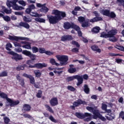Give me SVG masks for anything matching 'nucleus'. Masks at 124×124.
<instances>
[{
    "label": "nucleus",
    "instance_id": "f257e3e1",
    "mask_svg": "<svg viewBox=\"0 0 124 124\" xmlns=\"http://www.w3.org/2000/svg\"><path fill=\"white\" fill-rule=\"evenodd\" d=\"M52 14L55 16H47V19H48L50 24H57L59 21L62 20L63 18L66 17V14H65V12L60 11L58 10H52Z\"/></svg>",
    "mask_w": 124,
    "mask_h": 124
},
{
    "label": "nucleus",
    "instance_id": "f03ea898",
    "mask_svg": "<svg viewBox=\"0 0 124 124\" xmlns=\"http://www.w3.org/2000/svg\"><path fill=\"white\" fill-rule=\"evenodd\" d=\"M17 2H18V0H7L6 2L7 6L9 8L12 7L14 10H22L23 7L19 6L17 4Z\"/></svg>",
    "mask_w": 124,
    "mask_h": 124
},
{
    "label": "nucleus",
    "instance_id": "7ed1b4c3",
    "mask_svg": "<svg viewBox=\"0 0 124 124\" xmlns=\"http://www.w3.org/2000/svg\"><path fill=\"white\" fill-rule=\"evenodd\" d=\"M86 109L88 110V111H90V112H92L93 114V119H96L97 118H99L100 120L102 121H106V118L105 117L102 116L100 113H99V111L97 110H94L93 108H92L91 107H86Z\"/></svg>",
    "mask_w": 124,
    "mask_h": 124
},
{
    "label": "nucleus",
    "instance_id": "20e7f679",
    "mask_svg": "<svg viewBox=\"0 0 124 124\" xmlns=\"http://www.w3.org/2000/svg\"><path fill=\"white\" fill-rule=\"evenodd\" d=\"M58 61L60 62L59 63L60 65L62 66L63 65H66L67 64V62L68 61V56L66 55H58L56 56Z\"/></svg>",
    "mask_w": 124,
    "mask_h": 124
},
{
    "label": "nucleus",
    "instance_id": "39448f33",
    "mask_svg": "<svg viewBox=\"0 0 124 124\" xmlns=\"http://www.w3.org/2000/svg\"><path fill=\"white\" fill-rule=\"evenodd\" d=\"M118 32V30H111L109 31L108 33L103 32L101 33L100 37H103L104 38H108V37H112L114 35H116Z\"/></svg>",
    "mask_w": 124,
    "mask_h": 124
},
{
    "label": "nucleus",
    "instance_id": "423d86ee",
    "mask_svg": "<svg viewBox=\"0 0 124 124\" xmlns=\"http://www.w3.org/2000/svg\"><path fill=\"white\" fill-rule=\"evenodd\" d=\"M7 54L13 56L12 57V59L13 60H15V61H16V62H18V61H20V60H23V57H22V55H19L18 54V53H15L14 51H8L7 52Z\"/></svg>",
    "mask_w": 124,
    "mask_h": 124
},
{
    "label": "nucleus",
    "instance_id": "0eeeda50",
    "mask_svg": "<svg viewBox=\"0 0 124 124\" xmlns=\"http://www.w3.org/2000/svg\"><path fill=\"white\" fill-rule=\"evenodd\" d=\"M63 27L65 30H69L70 28L74 29L76 31H78V30H79V27L78 26L74 24V23H70L69 22L64 23Z\"/></svg>",
    "mask_w": 124,
    "mask_h": 124
},
{
    "label": "nucleus",
    "instance_id": "6e6552de",
    "mask_svg": "<svg viewBox=\"0 0 124 124\" xmlns=\"http://www.w3.org/2000/svg\"><path fill=\"white\" fill-rule=\"evenodd\" d=\"M9 39L10 40H15V41H19V40H27V38L23 37H18L16 36H9Z\"/></svg>",
    "mask_w": 124,
    "mask_h": 124
},
{
    "label": "nucleus",
    "instance_id": "1a4fd4ad",
    "mask_svg": "<svg viewBox=\"0 0 124 124\" xmlns=\"http://www.w3.org/2000/svg\"><path fill=\"white\" fill-rule=\"evenodd\" d=\"M7 101L9 103L10 106L11 107H14L16 105H18L19 103H20V102L19 101H13L11 99H7Z\"/></svg>",
    "mask_w": 124,
    "mask_h": 124
},
{
    "label": "nucleus",
    "instance_id": "9d476101",
    "mask_svg": "<svg viewBox=\"0 0 124 124\" xmlns=\"http://www.w3.org/2000/svg\"><path fill=\"white\" fill-rule=\"evenodd\" d=\"M73 104L76 107H77L79 106V105H81V104H87V102L81 99H78L77 101L74 102Z\"/></svg>",
    "mask_w": 124,
    "mask_h": 124
},
{
    "label": "nucleus",
    "instance_id": "9b49d317",
    "mask_svg": "<svg viewBox=\"0 0 124 124\" xmlns=\"http://www.w3.org/2000/svg\"><path fill=\"white\" fill-rule=\"evenodd\" d=\"M78 80V83H77V86H80L81 84H83V76L76 75V78Z\"/></svg>",
    "mask_w": 124,
    "mask_h": 124
},
{
    "label": "nucleus",
    "instance_id": "f8f14e48",
    "mask_svg": "<svg viewBox=\"0 0 124 124\" xmlns=\"http://www.w3.org/2000/svg\"><path fill=\"white\" fill-rule=\"evenodd\" d=\"M49 103L51 106H56V105H58V98L57 97L53 98L50 100Z\"/></svg>",
    "mask_w": 124,
    "mask_h": 124
},
{
    "label": "nucleus",
    "instance_id": "ddd939ff",
    "mask_svg": "<svg viewBox=\"0 0 124 124\" xmlns=\"http://www.w3.org/2000/svg\"><path fill=\"white\" fill-rule=\"evenodd\" d=\"M16 77L17 80L19 82L20 85L22 86H24V85H25V81L24 80V79L21 78V77H20L19 75H17Z\"/></svg>",
    "mask_w": 124,
    "mask_h": 124
},
{
    "label": "nucleus",
    "instance_id": "4468645a",
    "mask_svg": "<svg viewBox=\"0 0 124 124\" xmlns=\"http://www.w3.org/2000/svg\"><path fill=\"white\" fill-rule=\"evenodd\" d=\"M35 66L37 68H43V67H46L47 66V64L45 63H36L35 64Z\"/></svg>",
    "mask_w": 124,
    "mask_h": 124
},
{
    "label": "nucleus",
    "instance_id": "2eb2a0df",
    "mask_svg": "<svg viewBox=\"0 0 124 124\" xmlns=\"http://www.w3.org/2000/svg\"><path fill=\"white\" fill-rule=\"evenodd\" d=\"M61 40L62 41H66L67 40H72V37L70 35L63 36Z\"/></svg>",
    "mask_w": 124,
    "mask_h": 124
},
{
    "label": "nucleus",
    "instance_id": "dca6fc26",
    "mask_svg": "<svg viewBox=\"0 0 124 124\" xmlns=\"http://www.w3.org/2000/svg\"><path fill=\"white\" fill-rule=\"evenodd\" d=\"M100 13L103 14V15H105V16H110V11L108 10H102L100 11Z\"/></svg>",
    "mask_w": 124,
    "mask_h": 124
},
{
    "label": "nucleus",
    "instance_id": "f3484780",
    "mask_svg": "<svg viewBox=\"0 0 124 124\" xmlns=\"http://www.w3.org/2000/svg\"><path fill=\"white\" fill-rule=\"evenodd\" d=\"M31 106L28 104L24 105L23 107V110L26 111V112H29V111H31Z\"/></svg>",
    "mask_w": 124,
    "mask_h": 124
},
{
    "label": "nucleus",
    "instance_id": "a211bd4d",
    "mask_svg": "<svg viewBox=\"0 0 124 124\" xmlns=\"http://www.w3.org/2000/svg\"><path fill=\"white\" fill-rule=\"evenodd\" d=\"M92 49L94 52H97V53H100L101 52V49L98 48V46H93L92 47Z\"/></svg>",
    "mask_w": 124,
    "mask_h": 124
},
{
    "label": "nucleus",
    "instance_id": "6ab92c4d",
    "mask_svg": "<svg viewBox=\"0 0 124 124\" xmlns=\"http://www.w3.org/2000/svg\"><path fill=\"white\" fill-rule=\"evenodd\" d=\"M19 26H20V27H23L24 28H25V29H30V25L26 22L19 23Z\"/></svg>",
    "mask_w": 124,
    "mask_h": 124
},
{
    "label": "nucleus",
    "instance_id": "aec40b11",
    "mask_svg": "<svg viewBox=\"0 0 124 124\" xmlns=\"http://www.w3.org/2000/svg\"><path fill=\"white\" fill-rule=\"evenodd\" d=\"M2 11L4 12L6 14H11L12 13V11L11 10H8L5 8V7L2 6H1Z\"/></svg>",
    "mask_w": 124,
    "mask_h": 124
},
{
    "label": "nucleus",
    "instance_id": "412c9836",
    "mask_svg": "<svg viewBox=\"0 0 124 124\" xmlns=\"http://www.w3.org/2000/svg\"><path fill=\"white\" fill-rule=\"evenodd\" d=\"M102 18L99 17H95L90 20L91 23H94V22H97V21H101Z\"/></svg>",
    "mask_w": 124,
    "mask_h": 124
},
{
    "label": "nucleus",
    "instance_id": "4be33fe9",
    "mask_svg": "<svg viewBox=\"0 0 124 124\" xmlns=\"http://www.w3.org/2000/svg\"><path fill=\"white\" fill-rule=\"evenodd\" d=\"M30 15L32 17H42V15H39L36 12H31Z\"/></svg>",
    "mask_w": 124,
    "mask_h": 124
},
{
    "label": "nucleus",
    "instance_id": "5701e85b",
    "mask_svg": "<svg viewBox=\"0 0 124 124\" xmlns=\"http://www.w3.org/2000/svg\"><path fill=\"white\" fill-rule=\"evenodd\" d=\"M50 62L52 65H56V66H60V63L56 62V60L54 59H51L50 60Z\"/></svg>",
    "mask_w": 124,
    "mask_h": 124
},
{
    "label": "nucleus",
    "instance_id": "b1692460",
    "mask_svg": "<svg viewBox=\"0 0 124 124\" xmlns=\"http://www.w3.org/2000/svg\"><path fill=\"white\" fill-rule=\"evenodd\" d=\"M84 91L85 93L89 94L90 93V88H89V86L86 84L84 85Z\"/></svg>",
    "mask_w": 124,
    "mask_h": 124
},
{
    "label": "nucleus",
    "instance_id": "393cba45",
    "mask_svg": "<svg viewBox=\"0 0 124 124\" xmlns=\"http://www.w3.org/2000/svg\"><path fill=\"white\" fill-rule=\"evenodd\" d=\"M23 19L24 22H26L27 23H30V22H31V19L28 16H23Z\"/></svg>",
    "mask_w": 124,
    "mask_h": 124
},
{
    "label": "nucleus",
    "instance_id": "a878e982",
    "mask_svg": "<svg viewBox=\"0 0 124 124\" xmlns=\"http://www.w3.org/2000/svg\"><path fill=\"white\" fill-rule=\"evenodd\" d=\"M34 74L36 77H40L41 76V72L39 70H35L34 71Z\"/></svg>",
    "mask_w": 124,
    "mask_h": 124
},
{
    "label": "nucleus",
    "instance_id": "bb28decb",
    "mask_svg": "<svg viewBox=\"0 0 124 124\" xmlns=\"http://www.w3.org/2000/svg\"><path fill=\"white\" fill-rule=\"evenodd\" d=\"M35 21L39 22V23H45L46 20L45 19L37 17L35 18Z\"/></svg>",
    "mask_w": 124,
    "mask_h": 124
},
{
    "label": "nucleus",
    "instance_id": "cd10ccee",
    "mask_svg": "<svg viewBox=\"0 0 124 124\" xmlns=\"http://www.w3.org/2000/svg\"><path fill=\"white\" fill-rule=\"evenodd\" d=\"M22 47L23 48H25V49H31L30 43H27L25 45L22 46Z\"/></svg>",
    "mask_w": 124,
    "mask_h": 124
},
{
    "label": "nucleus",
    "instance_id": "c85d7f7f",
    "mask_svg": "<svg viewBox=\"0 0 124 124\" xmlns=\"http://www.w3.org/2000/svg\"><path fill=\"white\" fill-rule=\"evenodd\" d=\"M81 26L82 28H88L89 27V19L86 20L85 22L82 23Z\"/></svg>",
    "mask_w": 124,
    "mask_h": 124
},
{
    "label": "nucleus",
    "instance_id": "c756f323",
    "mask_svg": "<svg viewBox=\"0 0 124 124\" xmlns=\"http://www.w3.org/2000/svg\"><path fill=\"white\" fill-rule=\"evenodd\" d=\"M106 119L108 121H112L115 119V115L114 114H111L110 115L106 116Z\"/></svg>",
    "mask_w": 124,
    "mask_h": 124
},
{
    "label": "nucleus",
    "instance_id": "7c9ffc66",
    "mask_svg": "<svg viewBox=\"0 0 124 124\" xmlns=\"http://www.w3.org/2000/svg\"><path fill=\"white\" fill-rule=\"evenodd\" d=\"M108 38H109L108 39L109 41H111L112 42H116V41H118V39H117L114 36L112 37H108Z\"/></svg>",
    "mask_w": 124,
    "mask_h": 124
},
{
    "label": "nucleus",
    "instance_id": "2f4dec72",
    "mask_svg": "<svg viewBox=\"0 0 124 124\" xmlns=\"http://www.w3.org/2000/svg\"><path fill=\"white\" fill-rule=\"evenodd\" d=\"M4 123L5 124H8L10 122V119L7 117H4L3 118Z\"/></svg>",
    "mask_w": 124,
    "mask_h": 124
},
{
    "label": "nucleus",
    "instance_id": "473e14b6",
    "mask_svg": "<svg viewBox=\"0 0 124 124\" xmlns=\"http://www.w3.org/2000/svg\"><path fill=\"white\" fill-rule=\"evenodd\" d=\"M100 30V28L99 27H96L92 30V31H93V32H94V33H97V32H99Z\"/></svg>",
    "mask_w": 124,
    "mask_h": 124
},
{
    "label": "nucleus",
    "instance_id": "72a5a7b5",
    "mask_svg": "<svg viewBox=\"0 0 124 124\" xmlns=\"http://www.w3.org/2000/svg\"><path fill=\"white\" fill-rule=\"evenodd\" d=\"M76 116L79 119H84V114L81 113H76Z\"/></svg>",
    "mask_w": 124,
    "mask_h": 124
},
{
    "label": "nucleus",
    "instance_id": "f704fd0d",
    "mask_svg": "<svg viewBox=\"0 0 124 124\" xmlns=\"http://www.w3.org/2000/svg\"><path fill=\"white\" fill-rule=\"evenodd\" d=\"M22 54H23L24 55H26V56H28V57H30V56H31V52L25 50L22 51Z\"/></svg>",
    "mask_w": 124,
    "mask_h": 124
},
{
    "label": "nucleus",
    "instance_id": "c9c22d12",
    "mask_svg": "<svg viewBox=\"0 0 124 124\" xmlns=\"http://www.w3.org/2000/svg\"><path fill=\"white\" fill-rule=\"evenodd\" d=\"M114 47L115 48H116V49H118V50H120V51H122L123 52H124V46L116 45Z\"/></svg>",
    "mask_w": 124,
    "mask_h": 124
},
{
    "label": "nucleus",
    "instance_id": "e433bc0d",
    "mask_svg": "<svg viewBox=\"0 0 124 124\" xmlns=\"http://www.w3.org/2000/svg\"><path fill=\"white\" fill-rule=\"evenodd\" d=\"M0 96L2 98H5V99H6L7 101V99H10L9 98L7 97V95L3 93H1Z\"/></svg>",
    "mask_w": 124,
    "mask_h": 124
},
{
    "label": "nucleus",
    "instance_id": "4c0bfd02",
    "mask_svg": "<svg viewBox=\"0 0 124 124\" xmlns=\"http://www.w3.org/2000/svg\"><path fill=\"white\" fill-rule=\"evenodd\" d=\"M10 48H12V45L10 43H8L6 45V49L8 51H11Z\"/></svg>",
    "mask_w": 124,
    "mask_h": 124
},
{
    "label": "nucleus",
    "instance_id": "58836bf2",
    "mask_svg": "<svg viewBox=\"0 0 124 124\" xmlns=\"http://www.w3.org/2000/svg\"><path fill=\"white\" fill-rule=\"evenodd\" d=\"M45 107L47 109L49 112H50V113H54V111L53 110L51 107H50V106L48 105H46Z\"/></svg>",
    "mask_w": 124,
    "mask_h": 124
},
{
    "label": "nucleus",
    "instance_id": "ea45409f",
    "mask_svg": "<svg viewBox=\"0 0 124 124\" xmlns=\"http://www.w3.org/2000/svg\"><path fill=\"white\" fill-rule=\"evenodd\" d=\"M41 11H43L44 12H48L49 11V9L46 7L44 5L42 7V9H41Z\"/></svg>",
    "mask_w": 124,
    "mask_h": 124
},
{
    "label": "nucleus",
    "instance_id": "a19ab883",
    "mask_svg": "<svg viewBox=\"0 0 124 124\" xmlns=\"http://www.w3.org/2000/svg\"><path fill=\"white\" fill-rule=\"evenodd\" d=\"M3 19L6 22H9L11 20L10 18V17H9L8 16H3Z\"/></svg>",
    "mask_w": 124,
    "mask_h": 124
},
{
    "label": "nucleus",
    "instance_id": "79ce46f5",
    "mask_svg": "<svg viewBox=\"0 0 124 124\" xmlns=\"http://www.w3.org/2000/svg\"><path fill=\"white\" fill-rule=\"evenodd\" d=\"M76 76H74L72 77H68L66 78L67 81L68 82H70V81H72L73 80H74V79H76Z\"/></svg>",
    "mask_w": 124,
    "mask_h": 124
},
{
    "label": "nucleus",
    "instance_id": "37998d69",
    "mask_svg": "<svg viewBox=\"0 0 124 124\" xmlns=\"http://www.w3.org/2000/svg\"><path fill=\"white\" fill-rule=\"evenodd\" d=\"M77 70L75 68H71L68 70V72L69 73H75V72H76Z\"/></svg>",
    "mask_w": 124,
    "mask_h": 124
},
{
    "label": "nucleus",
    "instance_id": "c03bdc74",
    "mask_svg": "<svg viewBox=\"0 0 124 124\" xmlns=\"http://www.w3.org/2000/svg\"><path fill=\"white\" fill-rule=\"evenodd\" d=\"M30 80V83L31 84H32V85L34 84L35 83V80H34V78L33 77L31 76L29 78Z\"/></svg>",
    "mask_w": 124,
    "mask_h": 124
},
{
    "label": "nucleus",
    "instance_id": "a18cd8bd",
    "mask_svg": "<svg viewBox=\"0 0 124 124\" xmlns=\"http://www.w3.org/2000/svg\"><path fill=\"white\" fill-rule=\"evenodd\" d=\"M19 4L22 5V6H26V2L23 0H18L17 1Z\"/></svg>",
    "mask_w": 124,
    "mask_h": 124
},
{
    "label": "nucleus",
    "instance_id": "49530a36",
    "mask_svg": "<svg viewBox=\"0 0 124 124\" xmlns=\"http://www.w3.org/2000/svg\"><path fill=\"white\" fill-rule=\"evenodd\" d=\"M67 89L69 91H71V92H74L76 90L74 87H73L71 86H67Z\"/></svg>",
    "mask_w": 124,
    "mask_h": 124
},
{
    "label": "nucleus",
    "instance_id": "de8ad7c7",
    "mask_svg": "<svg viewBox=\"0 0 124 124\" xmlns=\"http://www.w3.org/2000/svg\"><path fill=\"white\" fill-rule=\"evenodd\" d=\"M7 76V73L6 71H3L0 74V77H5Z\"/></svg>",
    "mask_w": 124,
    "mask_h": 124
},
{
    "label": "nucleus",
    "instance_id": "09e8293b",
    "mask_svg": "<svg viewBox=\"0 0 124 124\" xmlns=\"http://www.w3.org/2000/svg\"><path fill=\"white\" fill-rule=\"evenodd\" d=\"M91 116H92L91 113L86 112L83 114V119L84 118H91Z\"/></svg>",
    "mask_w": 124,
    "mask_h": 124
},
{
    "label": "nucleus",
    "instance_id": "8fccbe9b",
    "mask_svg": "<svg viewBox=\"0 0 124 124\" xmlns=\"http://www.w3.org/2000/svg\"><path fill=\"white\" fill-rule=\"evenodd\" d=\"M42 91L39 90V91H38V92L36 94V96H37V97H38V98H40V97H41V96H42Z\"/></svg>",
    "mask_w": 124,
    "mask_h": 124
},
{
    "label": "nucleus",
    "instance_id": "3c124183",
    "mask_svg": "<svg viewBox=\"0 0 124 124\" xmlns=\"http://www.w3.org/2000/svg\"><path fill=\"white\" fill-rule=\"evenodd\" d=\"M49 120H50L51 121V122H52L53 123H57V120L56 119H55V118H54V117H53V116L51 115L49 116Z\"/></svg>",
    "mask_w": 124,
    "mask_h": 124
},
{
    "label": "nucleus",
    "instance_id": "603ef678",
    "mask_svg": "<svg viewBox=\"0 0 124 124\" xmlns=\"http://www.w3.org/2000/svg\"><path fill=\"white\" fill-rule=\"evenodd\" d=\"M78 21L82 24L85 21V18L82 16L79 17L78 18Z\"/></svg>",
    "mask_w": 124,
    "mask_h": 124
},
{
    "label": "nucleus",
    "instance_id": "864d4df0",
    "mask_svg": "<svg viewBox=\"0 0 124 124\" xmlns=\"http://www.w3.org/2000/svg\"><path fill=\"white\" fill-rule=\"evenodd\" d=\"M108 17H110V18H115V17H116V14L114 12H111V13H109Z\"/></svg>",
    "mask_w": 124,
    "mask_h": 124
},
{
    "label": "nucleus",
    "instance_id": "5fc2aeb1",
    "mask_svg": "<svg viewBox=\"0 0 124 124\" xmlns=\"http://www.w3.org/2000/svg\"><path fill=\"white\" fill-rule=\"evenodd\" d=\"M32 50L33 53H37L38 52V48L36 46H33L32 47Z\"/></svg>",
    "mask_w": 124,
    "mask_h": 124
},
{
    "label": "nucleus",
    "instance_id": "6e6d98bb",
    "mask_svg": "<svg viewBox=\"0 0 124 124\" xmlns=\"http://www.w3.org/2000/svg\"><path fill=\"white\" fill-rule=\"evenodd\" d=\"M25 69V67L23 66H18L16 67V70L19 71V70H24Z\"/></svg>",
    "mask_w": 124,
    "mask_h": 124
},
{
    "label": "nucleus",
    "instance_id": "4d7b16f0",
    "mask_svg": "<svg viewBox=\"0 0 124 124\" xmlns=\"http://www.w3.org/2000/svg\"><path fill=\"white\" fill-rule=\"evenodd\" d=\"M72 44L73 45H76L77 47H80V45H79V44H78V42L75 41H72Z\"/></svg>",
    "mask_w": 124,
    "mask_h": 124
},
{
    "label": "nucleus",
    "instance_id": "13d9d810",
    "mask_svg": "<svg viewBox=\"0 0 124 124\" xmlns=\"http://www.w3.org/2000/svg\"><path fill=\"white\" fill-rule=\"evenodd\" d=\"M14 44L15 47H22V45H21V44L18 42H14Z\"/></svg>",
    "mask_w": 124,
    "mask_h": 124
},
{
    "label": "nucleus",
    "instance_id": "bf43d9fd",
    "mask_svg": "<svg viewBox=\"0 0 124 124\" xmlns=\"http://www.w3.org/2000/svg\"><path fill=\"white\" fill-rule=\"evenodd\" d=\"M29 57L31 59V60H32V61H34L35 60V58H36V56L32 54H31L30 56H29Z\"/></svg>",
    "mask_w": 124,
    "mask_h": 124
},
{
    "label": "nucleus",
    "instance_id": "052dcab7",
    "mask_svg": "<svg viewBox=\"0 0 124 124\" xmlns=\"http://www.w3.org/2000/svg\"><path fill=\"white\" fill-rule=\"evenodd\" d=\"M62 71H57V70H55L54 71V73H55V74H59V75H61V74L62 73Z\"/></svg>",
    "mask_w": 124,
    "mask_h": 124
},
{
    "label": "nucleus",
    "instance_id": "680f3d73",
    "mask_svg": "<svg viewBox=\"0 0 124 124\" xmlns=\"http://www.w3.org/2000/svg\"><path fill=\"white\" fill-rule=\"evenodd\" d=\"M119 117L120 118H122V120H124V111H122L120 113Z\"/></svg>",
    "mask_w": 124,
    "mask_h": 124
},
{
    "label": "nucleus",
    "instance_id": "e2e57ef3",
    "mask_svg": "<svg viewBox=\"0 0 124 124\" xmlns=\"http://www.w3.org/2000/svg\"><path fill=\"white\" fill-rule=\"evenodd\" d=\"M39 52V53H41V54H43L44 53H46V50H45V49H44V48H40Z\"/></svg>",
    "mask_w": 124,
    "mask_h": 124
},
{
    "label": "nucleus",
    "instance_id": "0e129e2a",
    "mask_svg": "<svg viewBox=\"0 0 124 124\" xmlns=\"http://www.w3.org/2000/svg\"><path fill=\"white\" fill-rule=\"evenodd\" d=\"M15 15H17L18 16H21L22 15H23V13L21 12H15Z\"/></svg>",
    "mask_w": 124,
    "mask_h": 124
},
{
    "label": "nucleus",
    "instance_id": "69168bd1",
    "mask_svg": "<svg viewBox=\"0 0 124 124\" xmlns=\"http://www.w3.org/2000/svg\"><path fill=\"white\" fill-rule=\"evenodd\" d=\"M102 108L103 110L105 111L107 109V105L105 104H102Z\"/></svg>",
    "mask_w": 124,
    "mask_h": 124
},
{
    "label": "nucleus",
    "instance_id": "338daca9",
    "mask_svg": "<svg viewBox=\"0 0 124 124\" xmlns=\"http://www.w3.org/2000/svg\"><path fill=\"white\" fill-rule=\"evenodd\" d=\"M15 50L17 53H21L23 50L21 48H15Z\"/></svg>",
    "mask_w": 124,
    "mask_h": 124
},
{
    "label": "nucleus",
    "instance_id": "774afa93",
    "mask_svg": "<svg viewBox=\"0 0 124 124\" xmlns=\"http://www.w3.org/2000/svg\"><path fill=\"white\" fill-rule=\"evenodd\" d=\"M29 8L31 10H32L33 9H35V6L34 4H32L29 6Z\"/></svg>",
    "mask_w": 124,
    "mask_h": 124
}]
</instances>
